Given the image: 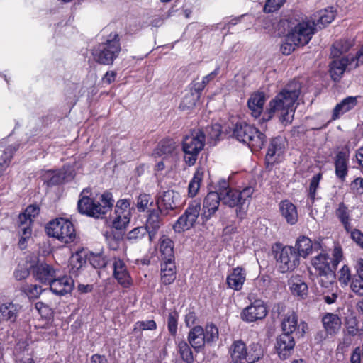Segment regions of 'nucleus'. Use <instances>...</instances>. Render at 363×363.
<instances>
[{"label": "nucleus", "instance_id": "f257e3e1", "mask_svg": "<svg viewBox=\"0 0 363 363\" xmlns=\"http://www.w3.org/2000/svg\"><path fill=\"white\" fill-rule=\"evenodd\" d=\"M300 84L292 82L285 86L269 103V107L264 113L263 120L271 119L274 113L285 125L291 123L295 111V103L300 95Z\"/></svg>", "mask_w": 363, "mask_h": 363}, {"label": "nucleus", "instance_id": "f03ea898", "mask_svg": "<svg viewBox=\"0 0 363 363\" xmlns=\"http://www.w3.org/2000/svg\"><path fill=\"white\" fill-rule=\"evenodd\" d=\"M298 15L292 14L286 18L281 19L279 26L284 30L287 29V40L301 46L306 45L314 34L313 25L310 21H304L302 18H297Z\"/></svg>", "mask_w": 363, "mask_h": 363}, {"label": "nucleus", "instance_id": "7ed1b4c3", "mask_svg": "<svg viewBox=\"0 0 363 363\" xmlns=\"http://www.w3.org/2000/svg\"><path fill=\"white\" fill-rule=\"evenodd\" d=\"M311 264L315 269V276L320 286L328 289L333 287L336 280L337 259H331L328 254L320 252L313 257Z\"/></svg>", "mask_w": 363, "mask_h": 363}, {"label": "nucleus", "instance_id": "20e7f679", "mask_svg": "<svg viewBox=\"0 0 363 363\" xmlns=\"http://www.w3.org/2000/svg\"><path fill=\"white\" fill-rule=\"evenodd\" d=\"M233 137L241 143L247 144L255 150L262 149L266 141V135L264 133L244 121H238L234 125Z\"/></svg>", "mask_w": 363, "mask_h": 363}, {"label": "nucleus", "instance_id": "39448f33", "mask_svg": "<svg viewBox=\"0 0 363 363\" xmlns=\"http://www.w3.org/2000/svg\"><path fill=\"white\" fill-rule=\"evenodd\" d=\"M121 50L120 38L116 32L111 33L107 40L94 50L93 55L96 62L101 65H112Z\"/></svg>", "mask_w": 363, "mask_h": 363}, {"label": "nucleus", "instance_id": "423d86ee", "mask_svg": "<svg viewBox=\"0 0 363 363\" xmlns=\"http://www.w3.org/2000/svg\"><path fill=\"white\" fill-rule=\"evenodd\" d=\"M45 231L48 236L55 238L65 243H70L76 238L73 224L63 218L50 221L45 227Z\"/></svg>", "mask_w": 363, "mask_h": 363}, {"label": "nucleus", "instance_id": "0eeeda50", "mask_svg": "<svg viewBox=\"0 0 363 363\" xmlns=\"http://www.w3.org/2000/svg\"><path fill=\"white\" fill-rule=\"evenodd\" d=\"M202 132L194 130L191 135L184 137L182 142V150L184 152V160L189 166L195 164L199 152L203 149L205 142Z\"/></svg>", "mask_w": 363, "mask_h": 363}, {"label": "nucleus", "instance_id": "6e6552de", "mask_svg": "<svg viewBox=\"0 0 363 363\" xmlns=\"http://www.w3.org/2000/svg\"><path fill=\"white\" fill-rule=\"evenodd\" d=\"M275 251V258L281 272L294 270L299 264L298 255L293 247L285 246Z\"/></svg>", "mask_w": 363, "mask_h": 363}, {"label": "nucleus", "instance_id": "1a4fd4ad", "mask_svg": "<svg viewBox=\"0 0 363 363\" xmlns=\"http://www.w3.org/2000/svg\"><path fill=\"white\" fill-rule=\"evenodd\" d=\"M201 211V204L196 201L189 203L184 213L173 225L176 233H182L194 227Z\"/></svg>", "mask_w": 363, "mask_h": 363}, {"label": "nucleus", "instance_id": "9d476101", "mask_svg": "<svg viewBox=\"0 0 363 363\" xmlns=\"http://www.w3.org/2000/svg\"><path fill=\"white\" fill-rule=\"evenodd\" d=\"M157 208L167 215L171 211L175 210L182 205L180 194L173 190H168L157 196L155 200Z\"/></svg>", "mask_w": 363, "mask_h": 363}, {"label": "nucleus", "instance_id": "9b49d317", "mask_svg": "<svg viewBox=\"0 0 363 363\" xmlns=\"http://www.w3.org/2000/svg\"><path fill=\"white\" fill-rule=\"evenodd\" d=\"M267 314V308L264 301L257 299L243 309L241 318L247 323H252L264 319Z\"/></svg>", "mask_w": 363, "mask_h": 363}, {"label": "nucleus", "instance_id": "f8f14e48", "mask_svg": "<svg viewBox=\"0 0 363 363\" xmlns=\"http://www.w3.org/2000/svg\"><path fill=\"white\" fill-rule=\"evenodd\" d=\"M295 337L287 333H281L276 338L274 349L281 359H286L294 352Z\"/></svg>", "mask_w": 363, "mask_h": 363}, {"label": "nucleus", "instance_id": "ddd939ff", "mask_svg": "<svg viewBox=\"0 0 363 363\" xmlns=\"http://www.w3.org/2000/svg\"><path fill=\"white\" fill-rule=\"evenodd\" d=\"M287 141L282 136H277L271 140L265 157L267 165L277 162L279 157L284 153Z\"/></svg>", "mask_w": 363, "mask_h": 363}, {"label": "nucleus", "instance_id": "4468645a", "mask_svg": "<svg viewBox=\"0 0 363 363\" xmlns=\"http://www.w3.org/2000/svg\"><path fill=\"white\" fill-rule=\"evenodd\" d=\"M162 215H163V213L157 208H153L147 211V217L144 227L148 232L150 242L155 238L160 227L163 225Z\"/></svg>", "mask_w": 363, "mask_h": 363}, {"label": "nucleus", "instance_id": "2eb2a0df", "mask_svg": "<svg viewBox=\"0 0 363 363\" xmlns=\"http://www.w3.org/2000/svg\"><path fill=\"white\" fill-rule=\"evenodd\" d=\"M240 195L238 190L233 189L230 191L221 193V199L225 205L229 207H237L235 210L236 216L242 220L244 218L246 211L241 199H240Z\"/></svg>", "mask_w": 363, "mask_h": 363}, {"label": "nucleus", "instance_id": "dca6fc26", "mask_svg": "<svg viewBox=\"0 0 363 363\" xmlns=\"http://www.w3.org/2000/svg\"><path fill=\"white\" fill-rule=\"evenodd\" d=\"M89 192V190L85 189L81 193L77 203L78 210L82 214L90 217L99 218L98 204L93 199L86 195Z\"/></svg>", "mask_w": 363, "mask_h": 363}, {"label": "nucleus", "instance_id": "f3484780", "mask_svg": "<svg viewBox=\"0 0 363 363\" xmlns=\"http://www.w3.org/2000/svg\"><path fill=\"white\" fill-rule=\"evenodd\" d=\"M222 201L221 196L218 192L211 191L204 199L203 203L202 217L208 220L218 209L220 201Z\"/></svg>", "mask_w": 363, "mask_h": 363}, {"label": "nucleus", "instance_id": "a211bd4d", "mask_svg": "<svg viewBox=\"0 0 363 363\" xmlns=\"http://www.w3.org/2000/svg\"><path fill=\"white\" fill-rule=\"evenodd\" d=\"M33 274L36 280L43 284H50L52 279L56 277V271L51 265L41 263L34 267Z\"/></svg>", "mask_w": 363, "mask_h": 363}, {"label": "nucleus", "instance_id": "6ab92c4d", "mask_svg": "<svg viewBox=\"0 0 363 363\" xmlns=\"http://www.w3.org/2000/svg\"><path fill=\"white\" fill-rule=\"evenodd\" d=\"M355 61H352V57H345L340 60H333L330 64V74L332 79L338 82L342 77L345 69L347 66H350L352 68L354 67L353 63Z\"/></svg>", "mask_w": 363, "mask_h": 363}, {"label": "nucleus", "instance_id": "aec40b11", "mask_svg": "<svg viewBox=\"0 0 363 363\" xmlns=\"http://www.w3.org/2000/svg\"><path fill=\"white\" fill-rule=\"evenodd\" d=\"M113 265L114 278L122 286L129 287L131 284V278L125 263L120 259H116Z\"/></svg>", "mask_w": 363, "mask_h": 363}, {"label": "nucleus", "instance_id": "412c9836", "mask_svg": "<svg viewBox=\"0 0 363 363\" xmlns=\"http://www.w3.org/2000/svg\"><path fill=\"white\" fill-rule=\"evenodd\" d=\"M265 101L266 96L264 93L258 91L251 94L247 100V106L253 117L258 118L260 116L263 112Z\"/></svg>", "mask_w": 363, "mask_h": 363}, {"label": "nucleus", "instance_id": "4be33fe9", "mask_svg": "<svg viewBox=\"0 0 363 363\" xmlns=\"http://www.w3.org/2000/svg\"><path fill=\"white\" fill-rule=\"evenodd\" d=\"M50 289L55 294L62 296L69 293L73 288V280L68 277L60 279L55 277L50 283Z\"/></svg>", "mask_w": 363, "mask_h": 363}, {"label": "nucleus", "instance_id": "5701e85b", "mask_svg": "<svg viewBox=\"0 0 363 363\" xmlns=\"http://www.w3.org/2000/svg\"><path fill=\"white\" fill-rule=\"evenodd\" d=\"M246 273L243 268L238 267L227 277L226 282L229 288L240 291L245 281Z\"/></svg>", "mask_w": 363, "mask_h": 363}, {"label": "nucleus", "instance_id": "b1692460", "mask_svg": "<svg viewBox=\"0 0 363 363\" xmlns=\"http://www.w3.org/2000/svg\"><path fill=\"white\" fill-rule=\"evenodd\" d=\"M188 341L196 352H199L206 344L204 329L199 325L193 327L189 333Z\"/></svg>", "mask_w": 363, "mask_h": 363}, {"label": "nucleus", "instance_id": "393cba45", "mask_svg": "<svg viewBox=\"0 0 363 363\" xmlns=\"http://www.w3.org/2000/svg\"><path fill=\"white\" fill-rule=\"evenodd\" d=\"M322 323L327 335L337 333L342 325L340 317L334 313H328L322 318Z\"/></svg>", "mask_w": 363, "mask_h": 363}, {"label": "nucleus", "instance_id": "a878e982", "mask_svg": "<svg viewBox=\"0 0 363 363\" xmlns=\"http://www.w3.org/2000/svg\"><path fill=\"white\" fill-rule=\"evenodd\" d=\"M279 211L287 223L294 225L298 221L296 207L289 200H284L280 202Z\"/></svg>", "mask_w": 363, "mask_h": 363}, {"label": "nucleus", "instance_id": "bb28decb", "mask_svg": "<svg viewBox=\"0 0 363 363\" xmlns=\"http://www.w3.org/2000/svg\"><path fill=\"white\" fill-rule=\"evenodd\" d=\"M282 333H287L294 336L298 326V315L294 311H288L283 317L281 323Z\"/></svg>", "mask_w": 363, "mask_h": 363}, {"label": "nucleus", "instance_id": "cd10ccee", "mask_svg": "<svg viewBox=\"0 0 363 363\" xmlns=\"http://www.w3.org/2000/svg\"><path fill=\"white\" fill-rule=\"evenodd\" d=\"M335 17V11L333 7L320 10L313 20V26L321 29L330 23Z\"/></svg>", "mask_w": 363, "mask_h": 363}, {"label": "nucleus", "instance_id": "c85d7f7f", "mask_svg": "<svg viewBox=\"0 0 363 363\" xmlns=\"http://www.w3.org/2000/svg\"><path fill=\"white\" fill-rule=\"evenodd\" d=\"M230 357L233 363H242L247 361V347L242 340H236L233 342L229 350Z\"/></svg>", "mask_w": 363, "mask_h": 363}, {"label": "nucleus", "instance_id": "c756f323", "mask_svg": "<svg viewBox=\"0 0 363 363\" xmlns=\"http://www.w3.org/2000/svg\"><path fill=\"white\" fill-rule=\"evenodd\" d=\"M357 104V96H347L337 104L333 109L332 118L337 119L340 116L352 110Z\"/></svg>", "mask_w": 363, "mask_h": 363}, {"label": "nucleus", "instance_id": "7c9ffc66", "mask_svg": "<svg viewBox=\"0 0 363 363\" xmlns=\"http://www.w3.org/2000/svg\"><path fill=\"white\" fill-rule=\"evenodd\" d=\"M21 306L12 302H8L0 305V318L2 320L15 322Z\"/></svg>", "mask_w": 363, "mask_h": 363}, {"label": "nucleus", "instance_id": "2f4dec72", "mask_svg": "<svg viewBox=\"0 0 363 363\" xmlns=\"http://www.w3.org/2000/svg\"><path fill=\"white\" fill-rule=\"evenodd\" d=\"M348 155L343 151L339 152L335 160V174L342 181H344L347 174Z\"/></svg>", "mask_w": 363, "mask_h": 363}, {"label": "nucleus", "instance_id": "473e14b6", "mask_svg": "<svg viewBox=\"0 0 363 363\" xmlns=\"http://www.w3.org/2000/svg\"><path fill=\"white\" fill-rule=\"evenodd\" d=\"M176 279V267L173 261H164L161 264V280L165 285L172 284Z\"/></svg>", "mask_w": 363, "mask_h": 363}, {"label": "nucleus", "instance_id": "72a5a7b5", "mask_svg": "<svg viewBox=\"0 0 363 363\" xmlns=\"http://www.w3.org/2000/svg\"><path fill=\"white\" fill-rule=\"evenodd\" d=\"M199 130L202 132L203 140L207 139L208 143L212 145H216V142L220 140L222 133L221 125L218 123L208 125L204 129H199Z\"/></svg>", "mask_w": 363, "mask_h": 363}, {"label": "nucleus", "instance_id": "f704fd0d", "mask_svg": "<svg viewBox=\"0 0 363 363\" xmlns=\"http://www.w3.org/2000/svg\"><path fill=\"white\" fill-rule=\"evenodd\" d=\"M291 293L301 298L306 297L308 294V286L299 277H293L289 281Z\"/></svg>", "mask_w": 363, "mask_h": 363}, {"label": "nucleus", "instance_id": "c9c22d12", "mask_svg": "<svg viewBox=\"0 0 363 363\" xmlns=\"http://www.w3.org/2000/svg\"><path fill=\"white\" fill-rule=\"evenodd\" d=\"M354 45V39H340L335 41L331 50L333 57H339L342 54L347 52Z\"/></svg>", "mask_w": 363, "mask_h": 363}, {"label": "nucleus", "instance_id": "e433bc0d", "mask_svg": "<svg viewBox=\"0 0 363 363\" xmlns=\"http://www.w3.org/2000/svg\"><path fill=\"white\" fill-rule=\"evenodd\" d=\"M114 202L112 194L108 191L104 192L101 196L100 202H97L99 218L109 212L113 206Z\"/></svg>", "mask_w": 363, "mask_h": 363}, {"label": "nucleus", "instance_id": "4c0bfd02", "mask_svg": "<svg viewBox=\"0 0 363 363\" xmlns=\"http://www.w3.org/2000/svg\"><path fill=\"white\" fill-rule=\"evenodd\" d=\"M295 250H297L296 254L299 257H306L313 250V245L311 240L306 237H299L296 242Z\"/></svg>", "mask_w": 363, "mask_h": 363}, {"label": "nucleus", "instance_id": "58836bf2", "mask_svg": "<svg viewBox=\"0 0 363 363\" xmlns=\"http://www.w3.org/2000/svg\"><path fill=\"white\" fill-rule=\"evenodd\" d=\"M176 147L175 143L172 139L162 140L154 151V154L164 158L171 155Z\"/></svg>", "mask_w": 363, "mask_h": 363}, {"label": "nucleus", "instance_id": "ea45409f", "mask_svg": "<svg viewBox=\"0 0 363 363\" xmlns=\"http://www.w3.org/2000/svg\"><path fill=\"white\" fill-rule=\"evenodd\" d=\"M174 243L166 236L160 239V251L164 261H174Z\"/></svg>", "mask_w": 363, "mask_h": 363}, {"label": "nucleus", "instance_id": "a19ab883", "mask_svg": "<svg viewBox=\"0 0 363 363\" xmlns=\"http://www.w3.org/2000/svg\"><path fill=\"white\" fill-rule=\"evenodd\" d=\"M335 215L343 225L345 230L350 232L352 228L350 222V211L344 203L339 204L337 209L335 211Z\"/></svg>", "mask_w": 363, "mask_h": 363}, {"label": "nucleus", "instance_id": "79ce46f5", "mask_svg": "<svg viewBox=\"0 0 363 363\" xmlns=\"http://www.w3.org/2000/svg\"><path fill=\"white\" fill-rule=\"evenodd\" d=\"M177 352L185 363H193L194 362L192 350L186 342L184 340L178 342Z\"/></svg>", "mask_w": 363, "mask_h": 363}, {"label": "nucleus", "instance_id": "37998d69", "mask_svg": "<svg viewBox=\"0 0 363 363\" xmlns=\"http://www.w3.org/2000/svg\"><path fill=\"white\" fill-rule=\"evenodd\" d=\"M263 349L259 343H252L250 348L247 350V362L255 363L263 357Z\"/></svg>", "mask_w": 363, "mask_h": 363}, {"label": "nucleus", "instance_id": "c03bdc74", "mask_svg": "<svg viewBox=\"0 0 363 363\" xmlns=\"http://www.w3.org/2000/svg\"><path fill=\"white\" fill-rule=\"evenodd\" d=\"M203 179V172L197 169L194 173L193 179L191 180L189 184V196L194 197L198 193L200 188L201 182Z\"/></svg>", "mask_w": 363, "mask_h": 363}, {"label": "nucleus", "instance_id": "a18cd8bd", "mask_svg": "<svg viewBox=\"0 0 363 363\" xmlns=\"http://www.w3.org/2000/svg\"><path fill=\"white\" fill-rule=\"evenodd\" d=\"M199 98V94H195L194 92L191 91L184 96L179 108L183 111L191 109L196 106Z\"/></svg>", "mask_w": 363, "mask_h": 363}, {"label": "nucleus", "instance_id": "49530a36", "mask_svg": "<svg viewBox=\"0 0 363 363\" xmlns=\"http://www.w3.org/2000/svg\"><path fill=\"white\" fill-rule=\"evenodd\" d=\"M205 342L211 345L218 339V329L214 324H208L204 330Z\"/></svg>", "mask_w": 363, "mask_h": 363}, {"label": "nucleus", "instance_id": "de8ad7c7", "mask_svg": "<svg viewBox=\"0 0 363 363\" xmlns=\"http://www.w3.org/2000/svg\"><path fill=\"white\" fill-rule=\"evenodd\" d=\"M21 290L30 299L38 298L43 291L40 286L37 284L24 285L21 286Z\"/></svg>", "mask_w": 363, "mask_h": 363}, {"label": "nucleus", "instance_id": "09e8293b", "mask_svg": "<svg viewBox=\"0 0 363 363\" xmlns=\"http://www.w3.org/2000/svg\"><path fill=\"white\" fill-rule=\"evenodd\" d=\"M154 201L150 194H143L138 197L137 208L140 212H144L149 206H153Z\"/></svg>", "mask_w": 363, "mask_h": 363}, {"label": "nucleus", "instance_id": "8fccbe9b", "mask_svg": "<svg viewBox=\"0 0 363 363\" xmlns=\"http://www.w3.org/2000/svg\"><path fill=\"white\" fill-rule=\"evenodd\" d=\"M322 179V174L318 173L314 175L310 182L309 189H308V197L311 200L312 203L314 201L316 195V191L319 186V183Z\"/></svg>", "mask_w": 363, "mask_h": 363}, {"label": "nucleus", "instance_id": "3c124183", "mask_svg": "<svg viewBox=\"0 0 363 363\" xmlns=\"http://www.w3.org/2000/svg\"><path fill=\"white\" fill-rule=\"evenodd\" d=\"M147 234L148 235V232L144 226L137 227L128 233L127 239L130 242H137Z\"/></svg>", "mask_w": 363, "mask_h": 363}, {"label": "nucleus", "instance_id": "603ef678", "mask_svg": "<svg viewBox=\"0 0 363 363\" xmlns=\"http://www.w3.org/2000/svg\"><path fill=\"white\" fill-rule=\"evenodd\" d=\"M179 314L174 311L169 313L167 318V328L169 333L172 336H175L177 332Z\"/></svg>", "mask_w": 363, "mask_h": 363}, {"label": "nucleus", "instance_id": "864d4df0", "mask_svg": "<svg viewBox=\"0 0 363 363\" xmlns=\"http://www.w3.org/2000/svg\"><path fill=\"white\" fill-rule=\"evenodd\" d=\"M39 211L40 208L37 205H30L26 208L25 212L19 216V220H28L31 223L32 218L35 217Z\"/></svg>", "mask_w": 363, "mask_h": 363}, {"label": "nucleus", "instance_id": "5fc2aeb1", "mask_svg": "<svg viewBox=\"0 0 363 363\" xmlns=\"http://www.w3.org/2000/svg\"><path fill=\"white\" fill-rule=\"evenodd\" d=\"M48 177L49 179H48L46 183L49 186L62 184L65 179V173L61 171L54 172L48 174Z\"/></svg>", "mask_w": 363, "mask_h": 363}, {"label": "nucleus", "instance_id": "6e6d98bb", "mask_svg": "<svg viewBox=\"0 0 363 363\" xmlns=\"http://www.w3.org/2000/svg\"><path fill=\"white\" fill-rule=\"evenodd\" d=\"M350 288L357 295L363 296V278L353 275Z\"/></svg>", "mask_w": 363, "mask_h": 363}, {"label": "nucleus", "instance_id": "4d7b16f0", "mask_svg": "<svg viewBox=\"0 0 363 363\" xmlns=\"http://www.w3.org/2000/svg\"><path fill=\"white\" fill-rule=\"evenodd\" d=\"M347 332L349 335L354 336L358 332V320L356 317L350 316L345 321Z\"/></svg>", "mask_w": 363, "mask_h": 363}, {"label": "nucleus", "instance_id": "13d9d810", "mask_svg": "<svg viewBox=\"0 0 363 363\" xmlns=\"http://www.w3.org/2000/svg\"><path fill=\"white\" fill-rule=\"evenodd\" d=\"M352 276L350 270L347 265H344L339 271L338 280L342 286H347L349 282H352Z\"/></svg>", "mask_w": 363, "mask_h": 363}, {"label": "nucleus", "instance_id": "bf43d9fd", "mask_svg": "<svg viewBox=\"0 0 363 363\" xmlns=\"http://www.w3.org/2000/svg\"><path fill=\"white\" fill-rule=\"evenodd\" d=\"M90 264L96 269L106 267L107 262L105 257L100 254H92L89 258Z\"/></svg>", "mask_w": 363, "mask_h": 363}, {"label": "nucleus", "instance_id": "052dcab7", "mask_svg": "<svg viewBox=\"0 0 363 363\" xmlns=\"http://www.w3.org/2000/svg\"><path fill=\"white\" fill-rule=\"evenodd\" d=\"M30 223H31L28 222V220H20V224L18 225L20 236L26 237L28 239L30 238L32 232Z\"/></svg>", "mask_w": 363, "mask_h": 363}, {"label": "nucleus", "instance_id": "680f3d73", "mask_svg": "<svg viewBox=\"0 0 363 363\" xmlns=\"http://www.w3.org/2000/svg\"><path fill=\"white\" fill-rule=\"evenodd\" d=\"M130 217L123 216V217L116 216L113 220L112 225L116 230H121L126 227L130 222Z\"/></svg>", "mask_w": 363, "mask_h": 363}, {"label": "nucleus", "instance_id": "e2e57ef3", "mask_svg": "<svg viewBox=\"0 0 363 363\" xmlns=\"http://www.w3.org/2000/svg\"><path fill=\"white\" fill-rule=\"evenodd\" d=\"M282 5L279 0H267L263 10L267 13H272L278 10Z\"/></svg>", "mask_w": 363, "mask_h": 363}, {"label": "nucleus", "instance_id": "0e129e2a", "mask_svg": "<svg viewBox=\"0 0 363 363\" xmlns=\"http://www.w3.org/2000/svg\"><path fill=\"white\" fill-rule=\"evenodd\" d=\"M135 328H138L140 330H153L157 328V324L153 320H145V321H138L135 323Z\"/></svg>", "mask_w": 363, "mask_h": 363}, {"label": "nucleus", "instance_id": "69168bd1", "mask_svg": "<svg viewBox=\"0 0 363 363\" xmlns=\"http://www.w3.org/2000/svg\"><path fill=\"white\" fill-rule=\"evenodd\" d=\"M350 189H351L352 191L355 194H363V178H361V177L356 178L350 184Z\"/></svg>", "mask_w": 363, "mask_h": 363}, {"label": "nucleus", "instance_id": "338daca9", "mask_svg": "<svg viewBox=\"0 0 363 363\" xmlns=\"http://www.w3.org/2000/svg\"><path fill=\"white\" fill-rule=\"evenodd\" d=\"M30 274L28 267L18 265L14 272V276L17 280H22L27 278Z\"/></svg>", "mask_w": 363, "mask_h": 363}, {"label": "nucleus", "instance_id": "774afa93", "mask_svg": "<svg viewBox=\"0 0 363 363\" xmlns=\"http://www.w3.org/2000/svg\"><path fill=\"white\" fill-rule=\"evenodd\" d=\"M351 238L363 249V233L358 229H351Z\"/></svg>", "mask_w": 363, "mask_h": 363}]
</instances>
